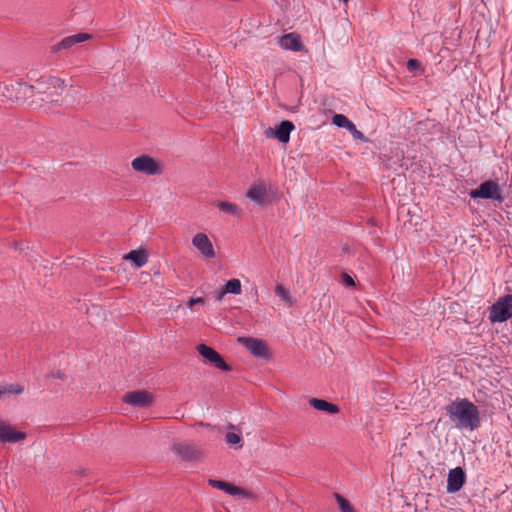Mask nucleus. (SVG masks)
<instances>
[{
  "instance_id": "nucleus-10",
  "label": "nucleus",
  "mask_w": 512,
  "mask_h": 512,
  "mask_svg": "<svg viewBox=\"0 0 512 512\" xmlns=\"http://www.w3.org/2000/svg\"><path fill=\"white\" fill-rule=\"evenodd\" d=\"M208 484L210 486H212L213 488L224 491L225 493H227L229 495L240 496V497L251 499V500L256 499V496L254 495V493H252L248 490H245L241 487L235 486L229 482L209 479Z\"/></svg>"
},
{
  "instance_id": "nucleus-19",
  "label": "nucleus",
  "mask_w": 512,
  "mask_h": 512,
  "mask_svg": "<svg viewBox=\"0 0 512 512\" xmlns=\"http://www.w3.org/2000/svg\"><path fill=\"white\" fill-rule=\"evenodd\" d=\"M309 404L316 410L324 411L328 414H337L339 412V407L333 403H330L323 399L318 398H310Z\"/></svg>"
},
{
  "instance_id": "nucleus-30",
  "label": "nucleus",
  "mask_w": 512,
  "mask_h": 512,
  "mask_svg": "<svg viewBox=\"0 0 512 512\" xmlns=\"http://www.w3.org/2000/svg\"><path fill=\"white\" fill-rule=\"evenodd\" d=\"M421 67V63L417 59H410L407 62V69L410 72H414Z\"/></svg>"
},
{
  "instance_id": "nucleus-6",
  "label": "nucleus",
  "mask_w": 512,
  "mask_h": 512,
  "mask_svg": "<svg viewBox=\"0 0 512 512\" xmlns=\"http://www.w3.org/2000/svg\"><path fill=\"white\" fill-rule=\"evenodd\" d=\"M131 167L136 172L146 175H157L162 173V167L158 161L148 155L136 157L131 162Z\"/></svg>"
},
{
  "instance_id": "nucleus-26",
  "label": "nucleus",
  "mask_w": 512,
  "mask_h": 512,
  "mask_svg": "<svg viewBox=\"0 0 512 512\" xmlns=\"http://www.w3.org/2000/svg\"><path fill=\"white\" fill-rule=\"evenodd\" d=\"M225 440L231 446H235L236 448L242 447V437L238 433L228 432L225 436Z\"/></svg>"
},
{
  "instance_id": "nucleus-16",
  "label": "nucleus",
  "mask_w": 512,
  "mask_h": 512,
  "mask_svg": "<svg viewBox=\"0 0 512 512\" xmlns=\"http://www.w3.org/2000/svg\"><path fill=\"white\" fill-rule=\"evenodd\" d=\"M294 129V124L290 121H282L275 130L269 128L266 131L267 137L277 138L282 143H287L290 139V133Z\"/></svg>"
},
{
  "instance_id": "nucleus-4",
  "label": "nucleus",
  "mask_w": 512,
  "mask_h": 512,
  "mask_svg": "<svg viewBox=\"0 0 512 512\" xmlns=\"http://www.w3.org/2000/svg\"><path fill=\"white\" fill-rule=\"evenodd\" d=\"M30 87L33 89V97L36 94L45 97V95L48 94V90L51 89H54L56 96L60 97L65 89V83L58 77L42 76L34 85H30Z\"/></svg>"
},
{
  "instance_id": "nucleus-2",
  "label": "nucleus",
  "mask_w": 512,
  "mask_h": 512,
  "mask_svg": "<svg viewBox=\"0 0 512 512\" xmlns=\"http://www.w3.org/2000/svg\"><path fill=\"white\" fill-rule=\"evenodd\" d=\"M0 96L12 102L24 103L33 97V89L23 80L0 82Z\"/></svg>"
},
{
  "instance_id": "nucleus-29",
  "label": "nucleus",
  "mask_w": 512,
  "mask_h": 512,
  "mask_svg": "<svg viewBox=\"0 0 512 512\" xmlns=\"http://www.w3.org/2000/svg\"><path fill=\"white\" fill-rule=\"evenodd\" d=\"M348 131L352 134V136L355 139H358L361 141H367V138L364 136V134L361 131L357 130L354 123L351 125V128H349Z\"/></svg>"
},
{
  "instance_id": "nucleus-11",
  "label": "nucleus",
  "mask_w": 512,
  "mask_h": 512,
  "mask_svg": "<svg viewBox=\"0 0 512 512\" xmlns=\"http://www.w3.org/2000/svg\"><path fill=\"white\" fill-rule=\"evenodd\" d=\"M123 401L131 406L146 408L154 402V396L144 390H136L127 392L123 396Z\"/></svg>"
},
{
  "instance_id": "nucleus-12",
  "label": "nucleus",
  "mask_w": 512,
  "mask_h": 512,
  "mask_svg": "<svg viewBox=\"0 0 512 512\" xmlns=\"http://www.w3.org/2000/svg\"><path fill=\"white\" fill-rule=\"evenodd\" d=\"M197 351L203 358H205L218 369L222 371H229L231 369L230 366L225 363L222 356L213 348L205 344H199L197 346Z\"/></svg>"
},
{
  "instance_id": "nucleus-5",
  "label": "nucleus",
  "mask_w": 512,
  "mask_h": 512,
  "mask_svg": "<svg viewBox=\"0 0 512 512\" xmlns=\"http://www.w3.org/2000/svg\"><path fill=\"white\" fill-rule=\"evenodd\" d=\"M172 451L183 460L197 461L204 457V450L200 446L186 442L174 443Z\"/></svg>"
},
{
  "instance_id": "nucleus-3",
  "label": "nucleus",
  "mask_w": 512,
  "mask_h": 512,
  "mask_svg": "<svg viewBox=\"0 0 512 512\" xmlns=\"http://www.w3.org/2000/svg\"><path fill=\"white\" fill-rule=\"evenodd\" d=\"M512 318V294L499 297L491 306L489 320L491 323H502Z\"/></svg>"
},
{
  "instance_id": "nucleus-20",
  "label": "nucleus",
  "mask_w": 512,
  "mask_h": 512,
  "mask_svg": "<svg viewBox=\"0 0 512 512\" xmlns=\"http://www.w3.org/2000/svg\"><path fill=\"white\" fill-rule=\"evenodd\" d=\"M124 259L130 260L136 268H141L148 262V255L144 250H131Z\"/></svg>"
},
{
  "instance_id": "nucleus-27",
  "label": "nucleus",
  "mask_w": 512,
  "mask_h": 512,
  "mask_svg": "<svg viewBox=\"0 0 512 512\" xmlns=\"http://www.w3.org/2000/svg\"><path fill=\"white\" fill-rule=\"evenodd\" d=\"M336 501L339 505L340 512H355L350 502L340 494H335Z\"/></svg>"
},
{
  "instance_id": "nucleus-21",
  "label": "nucleus",
  "mask_w": 512,
  "mask_h": 512,
  "mask_svg": "<svg viewBox=\"0 0 512 512\" xmlns=\"http://www.w3.org/2000/svg\"><path fill=\"white\" fill-rule=\"evenodd\" d=\"M216 206L224 213H227L232 216L240 217L242 215V210L239 206L234 203L227 201H218Z\"/></svg>"
},
{
  "instance_id": "nucleus-17",
  "label": "nucleus",
  "mask_w": 512,
  "mask_h": 512,
  "mask_svg": "<svg viewBox=\"0 0 512 512\" xmlns=\"http://www.w3.org/2000/svg\"><path fill=\"white\" fill-rule=\"evenodd\" d=\"M267 195L266 187L263 183L253 184L246 193L247 198L258 205L265 202Z\"/></svg>"
},
{
  "instance_id": "nucleus-14",
  "label": "nucleus",
  "mask_w": 512,
  "mask_h": 512,
  "mask_svg": "<svg viewBox=\"0 0 512 512\" xmlns=\"http://www.w3.org/2000/svg\"><path fill=\"white\" fill-rule=\"evenodd\" d=\"M277 43L282 49L285 50H290L294 52L305 50V46L301 41L300 35L294 32L287 33L279 37Z\"/></svg>"
},
{
  "instance_id": "nucleus-32",
  "label": "nucleus",
  "mask_w": 512,
  "mask_h": 512,
  "mask_svg": "<svg viewBox=\"0 0 512 512\" xmlns=\"http://www.w3.org/2000/svg\"><path fill=\"white\" fill-rule=\"evenodd\" d=\"M343 282L347 286H354L355 285V282H354L353 278L350 275L346 274V273L343 274Z\"/></svg>"
},
{
  "instance_id": "nucleus-8",
  "label": "nucleus",
  "mask_w": 512,
  "mask_h": 512,
  "mask_svg": "<svg viewBox=\"0 0 512 512\" xmlns=\"http://www.w3.org/2000/svg\"><path fill=\"white\" fill-rule=\"evenodd\" d=\"M238 342L248 349L255 357L266 359L270 355L267 343L262 339L239 337Z\"/></svg>"
},
{
  "instance_id": "nucleus-13",
  "label": "nucleus",
  "mask_w": 512,
  "mask_h": 512,
  "mask_svg": "<svg viewBox=\"0 0 512 512\" xmlns=\"http://www.w3.org/2000/svg\"><path fill=\"white\" fill-rule=\"evenodd\" d=\"M466 481V474L461 467L451 469L447 477V493H456L460 491Z\"/></svg>"
},
{
  "instance_id": "nucleus-25",
  "label": "nucleus",
  "mask_w": 512,
  "mask_h": 512,
  "mask_svg": "<svg viewBox=\"0 0 512 512\" xmlns=\"http://www.w3.org/2000/svg\"><path fill=\"white\" fill-rule=\"evenodd\" d=\"M42 102L49 103L51 106H58L62 102V95L56 96L54 89L48 90V94L45 97H40Z\"/></svg>"
},
{
  "instance_id": "nucleus-33",
  "label": "nucleus",
  "mask_w": 512,
  "mask_h": 512,
  "mask_svg": "<svg viewBox=\"0 0 512 512\" xmlns=\"http://www.w3.org/2000/svg\"><path fill=\"white\" fill-rule=\"evenodd\" d=\"M227 292H224V287H222L219 291L215 292V299L219 302H221Z\"/></svg>"
},
{
  "instance_id": "nucleus-7",
  "label": "nucleus",
  "mask_w": 512,
  "mask_h": 512,
  "mask_svg": "<svg viewBox=\"0 0 512 512\" xmlns=\"http://www.w3.org/2000/svg\"><path fill=\"white\" fill-rule=\"evenodd\" d=\"M470 196L472 198L503 200L499 185L492 180L485 181L478 188L471 190Z\"/></svg>"
},
{
  "instance_id": "nucleus-18",
  "label": "nucleus",
  "mask_w": 512,
  "mask_h": 512,
  "mask_svg": "<svg viewBox=\"0 0 512 512\" xmlns=\"http://www.w3.org/2000/svg\"><path fill=\"white\" fill-rule=\"evenodd\" d=\"M90 38H91V35L87 34V33H78L75 35L67 36L57 44L56 49L57 50L68 49L78 43L87 41Z\"/></svg>"
},
{
  "instance_id": "nucleus-23",
  "label": "nucleus",
  "mask_w": 512,
  "mask_h": 512,
  "mask_svg": "<svg viewBox=\"0 0 512 512\" xmlns=\"http://www.w3.org/2000/svg\"><path fill=\"white\" fill-rule=\"evenodd\" d=\"M224 292L239 295L241 294V282L238 279H231L223 286Z\"/></svg>"
},
{
  "instance_id": "nucleus-1",
  "label": "nucleus",
  "mask_w": 512,
  "mask_h": 512,
  "mask_svg": "<svg viewBox=\"0 0 512 512\" xmlns=\"http://www.w3.org/2000/svg\"><path fill=\"white\" fill-rule=\"evenodd\" d=\"M445 410L451 423L459 430L474 431L480 427V411L467 398H456L445 407Z\"/></svg>"
},
{
  "instance_id": "nucleus-34",
  "label": "nucleus",
  "mask_w": 512,
  "mask_h": 512,
  "mask_svg": "<svg viewBox=\"0 0 512 512\" xmlns=\"http://www.w3.org/2000/svg\"><path fill=\"white\" fill-rule=\"evenodd\" d=\"M199 425H200V426H207V427L209 426V424H204V423H202V422H201V423H199Z\"/></svg>"
},
{
  "instance_id": "nucleus-15",
  "label": "nucleus",
  "mask_w": 512,
  "mask_h": 512,
  "mask_svg": "<svg viewBox=\"0 0 512 512\" xmlns=\"http://www.w3.org/2000/svg\"><path fill=\"white\" fill-rule=\"evenodd\" d=\"M26 434L15 430L10 424L0 420V442L16 443L24 440Z\"/></svg>"
},
{
  "instance_id": "nucleus-31",
  "label": "nucleus",
  "mask_w": 512,
  "mask_h": 512,
  "mask_svg": "<svg viewBox=\"0 0 512 512\" xmlns=\"http://www.w3.org/2000/svg\"><path fill=\"white\" fill-rule=\"evenodd\" d=\"M204 303V299L201 298V297H197V298H191L189 299L187 305L192 308L194 305L196 304H203Z\"/></svg>"
},
{
  "instance_id": "nucleus-22",
  "label": "nucleus",
  "mask_w": 512,
  "mask_h": 512,
  "mask_svg": "<svg viewBox=\"0 0 512 512\" xmlns=\"http://www.w3.org/2000/svg\"><path fill=\"white\" fill-rule=\"evenodd\" d=\"M275 294L285 302L289 307L294 304V299L291 296L288 289H286L282 284H277L275 287Z\"/></svg>"
},
{
  "instance_id": "nucleus-24",
  "label": "nucleus",
  "mask_w": 512,
  "mask_h": 512,
  "mask_svg": "<svg viewBox=\"0 0 512 512\" xmlns=\"http://www.w3.org/2000/svg\"><path fill=\"white\" fill-rule=\"evenodd\" d=\"M332 123L338 127L345 128L346 130L351 128V125L353 124V122L343 114H335L332 118Z\"/></svg>"
},
{
  "instance_id": "nucleus-9",
  "label": "nucleus",
  "mask_w": 512,
  "mask_h": 512,
  "mask_svg": "<svg viewBox=\"0 0 512 512\" xmlns=\"http://www.w3.org/2000/svg\"><path fill=\"white\" fill-rule=\"evenodd\" d=\"M192 245L204 259H213L216 256L213 243L205 233H196L192 238Z\"/></svg>"
},
{
  "instance_id": "nucleus-28",
  "label": "nucleus",
  "mask_w": 512,
  "mask_h": 512,
  "mask_svg": "<svg viewBox=\"0 0 512 512\" xmlns=\"http://www.w3.org/2000/svg\"><path fill=\"white\" fill-rule=\"evenodd\" d=\"M0 388H1V390L5 391V394L10 393V394L19 395L24 391L23 386L20 384H10L6 387H0Z\"/></svg>"
}]
</instances>
